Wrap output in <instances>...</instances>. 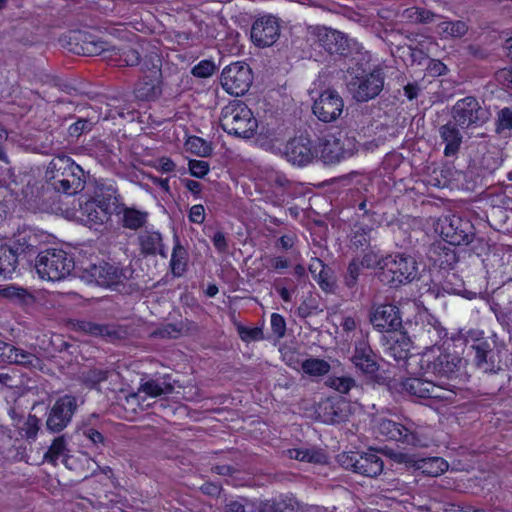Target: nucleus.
<instances>
[{"label":"nucleus","instance_id":"obj_1","mask_svg":"<svg viewBox=\"0 0 512 512\" xmlns=\"http://www.w3.org/2000/svg\"><path fill=\"white\" fill-rule=\"evenodd\" d=\"M466 342L474 351V364L484 373L495 374L502 370V355L505 343L496 333L471 329L466 334Z\"/></svg>","mask_w":512,"mask_h":512},{"label":"nucleus","instance_id":"obj_2","mask_svg":"<svg viewBox=\"0 0 512 512\" xmlns=\"http://www.w3.org/2000/svg\"><path fill=\"white\" fill-rule=\"evenodd\" d=\"M379 264L380 271L376 275L380 282L391 288H398L419 279V263L409 254H388Z\"/></svg>","mask_w":512,"mask_h":512},{"label":"nucleus","instance_id":"obj_3","mask_svg":"<svg viewBox=\"0 0 512 512\" xmlns=\"http://www.w3.org/2000/svg\"><path fill=\"white\" fill-rule=\"evenodd\" d=\"M45 179L67 195H75L85 186L84 170L65 155L56 156L49 162Z\"/></svg>","mask_w":512,"mask_h":512},{"label":"nucleus","instance_id":"obj_4","mask_svg":"<svg viewBox=\"0 0 512 512\" xmlns=\"http://www.w3.org/2000/svg\"><path fill=\"white\" fill-rule=\"evenodd\" d=\"M220 126L230 135L249 139L255 135L258 122L244 102L233 100L222 109Z\"/></svg>","mask_w":512,"mask_h":512},{"label":"nucleus","instance_id":"obj_5","mask_svg":"<svg viewBox=\"0 0 512 512\" xmlns=\"http://www.w3.org/2000/svg\"><path fill=\"white\" fill-rule=\"evenodd\" d=\"M360 68L349 67L348 72L352 75L347 83V88L357 102H368L376 98L384 87V73L381 68H374L371 72L359 73Z\"/></svg>","mask_w":512,"mask_h":512},{"label":"nucleus","instance_id":"obj_6","mask_svg":"<svg viewBox=\"0 0 512 512\" xmlns=\"http://www.w3.org/2000/svg\"><path fill=\"white\" fill-rule=\"evenodd\" d=\"M34 267L41 279L57 281L70 274L74 261L63 250L47 249L38 253Z\"/></svg>","mask_w":512,"mask_h":512},{"label":"nucleus","instance_id":"obj_7","mask_svg":"<svg viewBox=\"0 0 512 512\" xmlns=\"http://www.w3.org/2000/svg\"><path fill=\"white\" fill-rule=\"evenodd\" d=\"M462 366L463 359L459 355L441 350L439 347H431L421 358V368L440 377L457 376Z\"/></svg>","mask_w":512,"mask_h":512},{"label":"nucleus","instance_id":"obj_8","mask_svg":"<svg viewBox=\"0 0 512 512\" xmlns=\"http://www.w3.org/2000/svg\"><path fill=\"white\" fill-rule=\"evenodd\" d=\"M318 147L309 135L301 134L290 138L280 155L291 165L296 167H306L312 164L318 158Z\"/></svg>","mask_w":512,"mask_h":512},{"label":"nucleus","instance_id":"obj_9","mask_svg":"<svg viewBox=\"0 0 512 512\" xmlns=\"http://www.w3.org/2000/svg\"><path fill=\"white\" fill-rule=\"evenodd\" d=\"M313 41L330 55L348 57L353 48L348 37L335 29L326 26H311L308 29Z\"/></svg>","mask_w":512,"mask_h":512},{"label":"nucleus","instance_id":"obj_10","mask_svg":"<svg viewBox=\"0 0 512 512\" xmlns=\"http://www.w3.org/2000/svg\"><path fill=\"white\" fill-rule=\"evenodd\" d=\"M410 329L411 336L427 344L435 345L447 336L446 329L436 317L424 311L414 317V323L406 322Z\"/></svg>","mask_w":512,"mask_h":512},{"label":"nucleus","instance_id":"obj_11","mask_svg":"<svg viewBox=\"0 0 512 512\" xmlns=\"http://www.w3.org/2000/svg\"><path fill=\"white\" fill-rule=\"evenodd\" d=\"M252 82V70L244 62H235L226 66L221 74V85L231 95H244L249 90Z\"/></svg>","mask_w":512,"mask_h":512},{"label":"nucleus","instance_id":"obj_12","mask_svg":"<svg viewBox=\"0 0 512 512\" xmlns=\"http://www.w3.org/2000/svg\"><path fill=\"white\" fill-rule=\"evenodd\" d=\"M451 114L454 123L461 128L478 126L488 119L486 109L472 96L458 100L452 107Z\"/></svg>","mask_w":512,"mask_h":512},{"label":"nucleus","instance_id":"obj_13","mask_svg":"<svg viewBox=\"0 0 512 512\" xmlns=\"http://www.w3.org/2000/svg\"><path fill=\"white\" fill-rule=\"evenodd\" d=\"M389 456L395 463L404 465L408 469L419 470L422 474L430 477L443 474L449 467L447 461L441 457L419 458L414 454L394 451Z\"/></svg>","mask_w":512,"mask_h":512},{"label":"nucleus","instance_id":"obj_14","mask_svg":"<svg viewBox=\"0 0 512 512\" xmlns=\"http://www.w3.org/2000/svg\"><path fill=\"white\" fill-rule=\"evenodd\" d=\"M369 322L378 332H396L402 328L400 309L391 303L374 305L369 312Z\"/></svg>","mask_w":512,"mask_h":512},{"label":"nucleus","instance_id":"obj_15","mask_svg":"<svg viewBox=\"0 0 512 512\" xmlns=\"http://www.w3.org/2000/svg\"><path fill=\"white\" fill-rule=\"evenodd\" d=\"M77 407V400L74 396L64 395L57 399L48 413L46 429L51 433L63 431L71 422Z\"/></svg>","mask_w":512,"mask_h":512},{"label":"nucleus","instance_id":"obj_16","mask_svg":"<svg viewBox=\"0 0 512 512\" xmlns=\"http://www.w3.org/2000/svg\"><path fill=\"white\" fill-rule=\"evenodd\" d=\"M441 234L450 245H468L475 237V228L470 220L453 215L445 219Z\"/></svg>","mask_w":512,"mask_h":512},{"label":"nucleus","instance_id":"obj_17","mask_svg":"<svg viewBox=\"0 0 512 512\" xmlns=\"http://www.w3.org/2000/svg\"><path fill=\"white\" fill-rule=\"evenodd\" d=\"M343 109V98L333 89L323 91L312 106L313 114L324 123H331L339 119Z\"/></svg>","mask_w":512,"mask_h":512},{"label":"nucleus","instance_id":"obj_18","mask_svg":"<svg viewBox=\"0 0 512 512\" xmlns=\"http://www.w3.org/2000/svg\"><path fill=\"white\" fill-rule=\"evenodd\" d=\"M357 150L355 139L348 136H328L321 145V159L325 164L339 163Z\"/></svg>","mask_w":512,"mask_h":512},{"label":"nucleus","instance_id":"obj_19","mask_svg":"<svg viewBox=\"0 0 512 512\" xmlns=\"http://www.w3.org/2000/svg\"><path fill=\"white\" fill-rule=\"evenodd\" d=\"M87 271L95 283L103 287L122 284L130 279L133 274V270L130 267H119L108 262L93 264Z\"/></svg>","mask_w":512,"mask_h":512},{"label":"nucleus","instance_id":"obj_20","mask_svg":"<svg viewBox=\"0 0 512 512\" xmlns=\"http://www.w3.org/2000/svg\"><path fill=\"white\" fill-rule=\"evenodd\" d=\"M280 23L273 15H263L257 18L251 27L250 37L253 44L259 48L272 46L280 37Z\"/></svg>","mask_w":512,"mask_h":512},{"label":"nucleus","instance_id":"obj_21","mask_svg":"<svg viewBox=\"0 0 512 512\" xmlns=\"http://www.w3.org/2000/svg\"><path fill=\"white\" fill-rule=\"evenodd\" d=\"M377 431L386 439L406 445L417 446L420 443L414 423L401 424L390 419L381 418L377 423Z\"/></svg>","mask_w":512,"mask_h":512},{"label":"nucleus","instance_id":"obj_22","mask_svg":"<svg viewBox=\"0 0 512 512\" xmlns=\"http://www.w3.org/2000/svg\"><path fill=\"white\" fill-rule=\"evenodd\" d=\"M377 356L366 339L355 342L354 353L351 361L363 374L373 377L380 369L376 360Z\"/></svg>","mask_w":512,"mask_h":512},{"label":"nucleus","instance_id":"obj_23","mask_svg":"<svg viewBox=\"0 0 512 512\" xmlns=\"http://www.w3.org/2000/svg\"><path fill=\"white\" fill-rule=\"evenodd\" d=\"M63 194L54 185L45 179V182L37 188L34 195V210L40 212H54L59 210L60 195Z\"/></svg>","mask_w":512,"mask_h":512},{"label":"nucleus","instance_id":"obj_24","mask_svg":"<svg viewBox=\"0 0 512 512\" xmlns=\"http://www.w3.org/2000/svg\"><path fill=\"white\" fill-rule=\"evenodd\" d=\"M34 81L37 87L48 86V89H34V94L38 95V97L49 103L52 101H58V92L67 88V86H62L60 80L44 71V69H38L36 74L34 75Z\"/></svg>","mask_w":512,"mask_h":512},{"label":"nucleus","instance_id":"obj_25","mask_svg":"<svg viewBox=\"0 0 512 512\" xmlns=\"http://www.w3.org/2000/svg\"><path fill=\"white\" fill-rule=\"evenodd\" d=\"M349 405L343 400L325 399L319 405V416L324 423L340 424L348 420Z\"/></svg>","mask_w":512,"mask_h":512},{"label":"nucleus","instance_id":"obj_26","mask_svg":"<svg viewBox=\"0 0 512 512\" xmlns=\"http://www.w3.org/2000/svg\"><path fill=\"white\" fill-rule=\"evenodd\" d=\"M176 381L171 379L169 374L161 378L149 379L140 383L138 393H145L151 397H160L162 395L171 394L174 391Z\"/></svg>","mask_w":512,"mask_h":512},{"label":"nucleus","instance_id":"obj_27","mask_svg":"<svg viewBox=\"0 0 512 512\" xmlns=\"http://www.w3.org/2000/svg\"><path fill=\"white\" fill-rule=\"evenodd\" d=\"M457 126L454 122H448L439 128L440 137L445 143L444 155L447 157L456 155L462 143V135Z\"/></svg>","mask_w":512,"mask_h":512},{"label":"nucleus","instance_id":"obj_28","mask_svg":"<svg viewBox=\"0 0 512 512\" xmlns=\"http://www.w3.org/2000/svg\"><path fill=\"white\" fill-rule=\"evenodd\" d=\"M75 41V47L72 51L76 54H82L84 56H96L101 54L106 48V43L103 41L95 40L92 36L85 33L78 32L73 38Z\"/></svg>","mask_w":512,"mask_h":512},{"label":"nucleus","instance_id":"obj_29","mask_svg":"<svg viewBox=\"0 0 512 512\" xmlns=\"http://www.w3.org/2000/svg\"><path fill=\"white\" fill-rule=\"evenodd\" d=\"M141 253L144 255H156L157 253L166 257L162 236L159 232L143 231L138 236Z\"/></svg>","mask_w":512,"mask_h":512},{"label":"nucleus","instance_id":"obj_30","mask_svg":"<svg viewBox=\"0 0 512 512\" xmlns=\"http://www.w3.org/2000/svg\"><path fill=\"white\" fill-rule=\"evenodd\" d=\"M160 82L161 78L146 75L137 82L134 89L135 97L141 101H150L158 98L161 95Z\"/></svg>","mask_w":512,"mask_h":512},{"label":"nucleus","instance_id":"obj_31","mask_svg":"<svg viewBox=\"0 0 512 512\" xmlns=\"http://www.w3.org/2000/svg\"><path fill=\"white\" fill-rule=\"evenodd\" d=\"M383 460L374 452L360 453L356 473L376 477L383 471Z\"/></svg>","mask_w":512,"mask_h":512},{"label":"nucleus","instance_id":"obj_32","mask_svg":"<svg viewBox=\"0 0 512 512\" xmlns=\"http://www.w3.org/2000/svg\"><path fill=\"white\" fill-rule=\"evenodd\" d=\"M376 231L369 226H356L351 236V247L356 250L366 251L373 247Z\"/></svg>","mask_w":512,"mask_h":512},{"label":"nucleus","instance_id":"obj_33","mask_svg":"<svg viewBox=\"0 0 512 512\" xmlns=\"http://www.w3.org/2000/svg\"><path fill=\"white\" fill-rule=\"evenodd\" d=\"M99 116L96 111H90L85 116H80L68 127V135L79 138L81 135L90 132L98 123Z\"/></svg>","mask_w":512,"mask_h":512},{"label":"nucleus","instance_id":"obj_34","mask_svg":"<svg viewBox=\"0 0 512 512\" xmlns=\"http://www.w3.org/2000/svg\"><path fill=\"white\" fill-rule=\"evenodd\" d=\"M67 442L64 435L56 437L49 449L43 454V462H48L53 465L56 464L57 460L62 457L63 462L68 466L69 457L67 456Z\"/></svg>","mask_w":512,"mask_h":512},{"label":"nucleus","instance_id":"obj_35","mask_svg":"<svg viewBox=\"0 0 512 512\" xmlns=\"http://www.w3.org/2000/svg\"><path fill=\"white\" fill-rule=\"evenodd\" d=\"M140 71L148 73L149 76L162 78V59L156 48L148 51L141 57Z\"/></svg>","mask_w":512,"mask_h":512},{"label":"nucleus","instance_id":"obj_36","mask_svg":"<svg viewBox=\"0 0 512 512\" xmlns=\"http://www.w3.org/2000/svg\"><path fill=\"white\" fill-rule=\"evenodd\" d=\"M170 268L175 277H181L187 269V251L180 244L177 236H175V245L170 260Z\"/></svg>","mask_w":512,"mask_h":512},{"label":"nucleus","instance_id":"obj_37","mask_svg":"<svg viewBox=\"0 0 512 512\" xmlns=\"http://www.w3.org/2000/svg\"><path fill=\"white\" fill-rule=\"evenodd\" d=\"M30 354L22 349L16 348L11 344L0 341V361L8 363H27L30 360Z\"/></svg>","mask_w":512,"mask_h":512},{"label":"nucleus","instance_id":"obj_38","mask_svg":"<svg viewBox=\"0 0 512 512\" xmlns=\"http://www.w3.org/2000/svg\"><path fill=\"white\" fill-rule=\"evenodd\" d=\"M431 252L437 256L434 258L442 268H453L458 262V257L454 249L444 244L438 243L432 246Z\"/></svg>","mask_w":512,"mask_h":512},{"label":"nucleus","instance_id":"obj_39","mask_svg":"<svg viewBox=\"0 0 512 512\" xmlns=\"http://www.w3.org/2000/svg\"><path fill=\"white\" fill-rule=\"evenodd\" d=\"M402 390L417 398H427L430 381L422 378H407L401 382Z\"/></svg>","mask_w":512,"mask_h":512},{"label":"nucleus","instance_id":"obj_40","mask_svg":"<svg viewBox=\"0 0 512 512\" xmlns=\"http://www.w3.org/2000/svg\"><path fill=\"white\" fill-rule=\"evenodd\" d=\"M147 216V212L125 207L123 209L122 225L125 228L137 230L144 226L147 221Z\"/></svg>","mask_w":512,"mask_h":512},{"label":"nucleus","instance_id":"obj_41","mask_svg":"<svg viewBox=\"0 0 512 512\" xmlns=\"http://www.w3.org/2000/svg\"><path fill=\"white\" fill-rule=\"evenodd\" d=\"M17 268V257L12 250H5L0 255V278L10 279Z\"/></svg>","mask_w":512,"mask_h":512},{"label":"nucleus","instance_id":"obj_42","mask_svg":"<svg viewBox=\"0 0 512 512\" xmlns=\"http://www.w3.org/2000/svg\"><path fill=\"white\" fill-rule=\"evenodd\" d=\"M83 213L87 216V223L90 225L103 224L109 219V212L97 208L96 201H88L83 207Z\"/></svg>","mask_w":512,"mask_h":512},{"label":"nucleus","instance_id":"obj_43","mask_svg":"<svg viewBox=\"0 0 512 512\" xmlns=\"http://www.w3.org/2000/svg\"><path fill=\"white\" fill-rule=\"evenodd\" d=\"M142 53L133 47H125L119 51L115 60L120 67H134L141 63Z\"/></svg>","mask_w":512,"mask_h":512},{"label":"nucleus","instance_id":"obj_44","mask_svg":"<svg viewBox=\"0 0 512 512\" xmlns=\"http://www.w3.org/2000/svg\"><path fill=\"white\" fill-rule=\"evenodd\" d=\"M440 33L445 36H450L454 38L463 37L467 31L468 26L464 21H444L438 25Z\"/></svg>","mask_w":512,"mask_h":512},{"label":"nucleus","instance_id":"obj_45","mask_svg":"<svg viewBox=\"0 0 512 512\" xmlns=\"http://www.w3.org/2000/svg\"><path fill=\"white\" fill-rule=\"evenodd\" d=\"M302 370L310 376H323L330 370V365L322 359L310 358L302 363Z\"/></svg>","mask_w":512,"mask_h":512},{"label":"nucleus","instance_id":"obj_46","mask_svg":"<svg viewBox=\"0 0 512 512\" xmlns=\"http://www.w3.org/2000/svg\"><path fill=\"white\" fill-rule=\"evenodd\" d=\"M110 371L101 368H92L82 374V381L88 388H96L98 384L108 379Z\"/></svg>","mask_w":512,"mask_h":512},{"label":"nucleus","instance_id":"obj_47","mask_svg":"<svg viewBox=\"0 0 512 512\" xmlns=\"http://www.w3.org/2000/svg\"><path fill=\"white\" fill-rule=\"evenodd\" d=\"M409 331H405L402 335V341L397 340L395 344L390 347V353L396 361L406 360L409 357L411 348L410 336H406Z\"/></svg>","mask_w":512,"mask_h":512},{"label":"nucleus","instance_id":"obj_48","mask_svg":"<svg viewBox=\"0 0 512 512\" xmlns=\"http://www.w3.org/2000/svg\"><path fill=\"white\" fill-rule=\"evenodd\" d=\"M76 331H82L94 336H103L110 334L109 327L106 325L96 324L85 320H76L72 323Z\"/></svg>","mask_w":512,"mask_h":512},{"label":"nucleus","instance_id":"obj_49","mask_svg":"<svg viewBox=\"0 0 512 512\" xmlns=\"http://www.w3.org/2000/svg\"><path fill=\"white\" fill-rule=\"evenodd\" d=\"M82 434L85 438H87L93 447L99 452L102 453L103 449L107 447L108 440L104 437V435L93 428L90 425H84L81 429Z\"/></svg>","mask_w":512,"mask_h":512},{"label":"nucleus","instance_id":"obj_50","mask_svg":"<svg viewBox=\"0 0 512 512\" xmlns=\"http://www.w3.org/2000/svg\"><path fill=\"white\" fill-rule=\"evenodd\" d=\"M317 264L320 266V271L317 275V282L319 286L326 292H333L336 286L332 271L329 267L325 266L322 261L318 260Z\"/></svg>","mask_w":512,"mask_h":512},{"label":"nucleus","instance_id":"obj_51","mask_svg":"<svg viewBox=\"0 0 512 512\" xmlns=\"http://www.w3.org/2000/svg\"><path fill=\"white\" fill-rule=\"evenodd\" d=\"M512 130V108L505 107L497 114L495 132L502 135L505 131Z\"/></svg>","mask_w":512,"mask_h":512},{"label":"nucleus","instance_id":"obj_52","mask_svg":"<svg viewBox=\"0 0 512 512\" xmlns=\"http://www.w3.org/2000/svg\"><path fill=\"white\" fill-rule=\"evenodd\" d=\"M325 384L342 394H346L356 385V382L351 377H329Z\"/></svg>","mask_w":512,"mask_h":512},{"label":"nucleus","instance_id":"obj_53","mask_svg":"<svg viewBox=\"0 0 512 512\" xmlns=\"http://www.w3.org/2000/svg\"><path fill=\"white\" fill-rule=\"evenodd\" d=\"M40 107H41V105L38 104V110L36 112V117L38 119H41V121L38 123V130L47 131L49 128L52 127V123L55 122L54 111L51 109V107L48 106L47 102L45 104L44 109H40Z\"/></svg>","mask_w":512,"mask_h":512},{"label":"nucleus","instance_id":"obj_54","mask_svg":"<svg viewBox=\"0 0 512 512\" xmlns=\"http://www.w3.org/2000/svg\"><path fill=\"white\" fill-rule=\"evenodd\" d=\"M361 273V267L358 259H353L347 267V272L344 276V283L349 289L356 287L359 275Z\"/></svg>","mask_w":512,"mask_h":512},{"label":"nucleus","instance_id":"obj_55","mask_svg":"<svg viewBox=\"0 0 512 512\" xmlns=\"http://www.w3.org/2000/svg\"><path fill=\"white\" fill-rule=\"evenodd\" d=\"M375 247L376 245L366 251H362L364 254L362 259L359 261L360 267H365L368 269L377 267L378 271H380L379 263L383 260V257H379L378 253L374 250Z\"/></svg>","mask_w":512,"mask_h":512},{"label":"nucleus","instance_id":"obj_56","mask_svg":"<svg viewBox=\"0 0 512 512\" xmlns=\"http://www.w3.org/2000/svg\"><path fill=\"white\" fill-rule=\"evenodd\" d=\"M188 149L199 156H206L210 152V147L202 138L193 136L186 142Z\"/></svg>","mask_w":512,"mask_h":512},{"label":"nucleus","instance_id":"obj_57","mask_svg":"<svg viewBox=\"0 0 512 512\" xmlns=\"http://www.w3.org/2000/svg\"><path fill=\"white\" fill-rule=\"evenodd\" d=\"M216 66L211 60H202L192 68V75L198 78L210 77L215 72Z\"/></svg>","mask_w":512,"mask_h":512},{"label":"nucleus","instance_id":"obj_58","mask_svg":"<svg viewBox=\"0 0 512 512\" xmlns=\"http://www.w3.org/2000/svg\"><path fill=\"white\" fill-rule=\"evenodd\" d=\"M359 454L360 453L358 452L342 453L338 455V462L343 468L352 470L356 473Z\"/></svg>","mask_w":512,"mask_h":512},{"label":"nucleus","instance_id":"obj_59","mask_svg":"<svg viewBox=\"0 0 512 512\" xmlns=\"http://www.w3.org/2000/svg\"><path fill=\"white\" fill-rule=\"evenodd\" d=\"M429 391L427 392V398L446 400L449 399L447 393H454L450 388H444L441 385L435 384L430 381Z\"/></svg>","mask_w":512,"mask_h":512},{"label":"nucleus","instance_id":"obj_60","mask_svg":"<svg viewBox=\"0 0 512 512\" xmlns=\"http://www.w3.org/2000/svg\"><path fill=\"white\" fill-rule=\"evenodd\" d=\"M189 171L192 176L202 178L208 173L209 164L201 160H190Z\"/></svg>","mask_w":512,"mask_h":512},{"label":"nucleus","instance_id":"obj_61","mask_svg":"<svg viewBox=\"0 0 512 512\" xmlns=\"http://www.w3.org/2000/svg\"><path fill=\"white\" fill-rule=\"evenodd\" d=\"M271 328L278 338L284 337L286 332L285 319L280 314L273 313L271 316Z\"/></svg>","mask_w":512,"mask_h":512},{"label":"nucleus","instance_id":"obj_62","mask_svg":"<svg viewBox=\"0 0 512 512\" xmlns=\"http://www.w3.org/2000/svg\"><path fill=\"white\" fill-rule=\"evenodd\" d=\"M501 165V160L492 152H487L481 160V167L488 172L495 171Z\"/></svg>","mask_w":512,"mask_h":512},{"label":"nucleus","instance_id":"obj_63","mask_svg":"<svg viewBox=\"0 0 512 512\" xmlns=\"http://www.w3.org/2000/svg\"><path fill=\"white\" fill-rule=\"evenodd\" d=\"M305 458L304 462L314 463V464H323L326 463V455L321 449H305Z\"/></svg>","mask_w":512,"mask_h":512},{"label":"nucleus","instance_id":"obj_64","mask_svg":"<svg viewBox=\"0 0 512 512\" xmlns=\"http://www.w3.org/2000/svg\"><path fill=\"white\" fill-rule=\"evenodd\" d=\"M262 512H293V507L285 501H274L265 504Z\"/></svg>","mask_w":512,"mask_h":512}]
</instances>
